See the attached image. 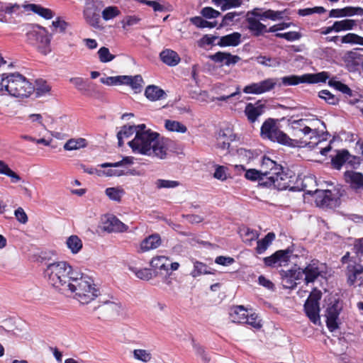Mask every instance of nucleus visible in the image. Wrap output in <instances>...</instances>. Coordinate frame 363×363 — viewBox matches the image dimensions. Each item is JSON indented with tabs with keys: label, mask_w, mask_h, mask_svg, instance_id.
Listing matches in <instances>:
<instances>
[{
	"label": "nucleus",
	"mask_w": 363,
	"mask_h": 363,
	"mask_svg": "<svg viewBox=\"0 0 363 363\" xmlns=\"http://www.w3.org/2000/svg\"><path fill=\"white\" fill-rule=\"evenodd\" d=\"M139 130L133 140L128 143L134 153L153 156L160 160L167 158L169 140L160 138V134L147 129L145 124L137 125Z\"/></svg>",
	"instance_id": "obj_1"
},
{
	"label": "nucleus",
	"mask_w": 363,
	"mask_h": 363,
	"mask_svg": "<svg viewBox=\"0 0 363 363\" xmlns=\"http://www.w3.org/2000/svg\"><path fill=\"white\" fill-rule=\"evenodd\" d=\"M291 134L287 146L289 147H305L311 148L317 147L319 152L326 156L332 149L330 143L325 147H319L324 139H321L318 135L316 128H313L312 121L308 118H301L290 122Z\"/></svg>",
	"instance_id": "obj_2"
},
{
	"label": "nucleus",
	"mask_w": 363,
	"mask_h": 363,
	"mask_svg": "<svg viewBox=\"0 0 363 363\" xmlns=\"http://www.w3.org/2000/svg\"><path fill=\"white\" fill-rule=\"evenodd\" d=\"M78 272L65 261L55 262L49 264L44 274L48 282L53 287L62 291H67Z\"/></svg>",
	"instance_id": "obj_3"
},
{
	"label": "nucleus",
	"mask_w": 363,
	"mask_h": 363,
	"mask_svg": "<svg viewBox=\"0 0 363 363\" xmlns=\"http://www.w3.org/2000/svg\"><path fill=\"white\" fill-rule=\"evenodd\" d=\"M35 91V86L18 72L3 74L0 80V94H9L17 98H28Z\"/></svg>",
	"instance_id": "obj_4"
},
{
	"label": "nucleus",
	"mask_w": 363,
	"mask_h": 363,
	"mask_svg": "<svg viewBox=\"0 0 363 363\" xmlns=\"http://www.w3.org/2000/svg\"><path fill=\"white\" fill-rule=\"evenodd\" d=\"M67 291L74 293V298L82 304H88L100 295L94 279L81 272L75 274Z\"/></svg>",
	"instance_id": "obj_5"
},
{
	"label": "nucleus",
	"mask_w": 363,
	"mask_h": 363,
	"mask_svg": "<svg viewBox=\"0 0 363 363\" xmlns=\"http://www.w3.org/2000/svg\"><path fill=\"white\" fill-rule=\"evenodd\" d=\"M274 174V176H269L267 180H266V187L273 186L279 191L289 189L294 191V189H303V187L301 186H294L296 175L294 172L289 169L284 171L281 167V170H278Z\"/></svg>",
	"instance_id": "obj_6"
},
{
	"label": "nucleus",
	"mask_w": 363,
	"mask_h": 363,
	"mask_svg": "<svg viewBox=\"0 0 363 363\" xmlns=\"http://www.w3.org/2000/svg\"><path fill=\"white\" fill-rule=\"evenodd\" d=\"M28 43L36 48L40 53L47 55L51 52V36L48 30L38 25H33L26 33Z\"/></svg>",
	"instance_id": "obj_7"
},
{
	"label": "nucleus",
	"mask_w": 363,
	"mask_h": 363,
	"mask_svg": "<svg viewBox=\"0 0 363 363\" xmlns=\"http://www.w3.org/2000/svg\"><path fill=\"white\" fill-rule=\"evenodd\" d=\"M260 136L264 140H268L281 145H287L289 136L281 130L274 118H269L262 123L260 128Z\"/></svg>",
	"instance_id": "obj_8"
},
{
	"label": "nucleus",
	"mask_w": 363,
	"mask_h": 363,
	"mask_svg": "<svg viewBox=\"0 0 363 363\" xmlns=\"http://www.w3.org/2000/svg\"><path fill=\"white\" fill-rule=\"evenodd\" d=\"M103 5L99 1H89L83 11V16L87 24L94 28H100L101 12Z\"/></svg>",
	"instance_id": "obj_9"
},
{
	"label": "nucleus",
	"mask_w": 363,
	"mask_h": 363,
	"mask_svg": "<svg viewBox=\"0 0 363 363\" xmlns=\"http://www.w3.org/2000/svg\"><path fill=\"white\" fill-rule=\"evenodd\" d=\"M316 203L318 206L322 207L334 208L340 204V196L339 191L334 189L332 190H317L316 193Z\"/></svg>",
	"instance_id": "obj_10"
},
{
	"label": "nucleus",
	"mask_w": 363,
	"mask_h": 363,
	"mask_svg": "<svg viewBox=\"0 0 363 363\" xmlns=\"http://www.w3.org/2000/svg\"><path fill=\"white\" fill-rule=\"evenodd\" d=\"M342 310V303L338 299L330 303L325 311L326 326L329 331L334 332L339 328L338 318Z\"/></svg>",
	"instance_id": "obj_11"
},
{
	"label": "nucleus",
	"mask_w": 363,
	"mask_h": 363,
	"mask_svg": "<svg viewBox=\"0 0 363 363\" xmlns=\"http://www.w3.org/2000/svg\"><path fill=\"white\" fill-rule=\"evenodd\" d=\"M277 84V79L268 78L257 83H252L243 89L245 94H261L272 90Z\"/></svg>",
	"instance_id": "obj_12"
},
{
	"label": "nucleus",
	"mask_w": 363,
	"mask_h": 363,
	"mask_svg": "<svg viewBox=\"0 0 363 363\" xmlns=\"http://www.w3.org/2000/svg\"><path fill=\"white\" fill-rule=\"evenodd\" d=\"M328 84L330 86L344 94L350 104L354 105L359 101V99L357 97L359 96L358 94L354 92L347 84L333 78L328 81Z\"/></svg>",
	"instance_id": "obj_13"
},
{
	"label": "nucleus",
	"mask_w": 363,
	"mask_h": 363,
	"mask_svg": "<svg viewBox=\"0 0 363 363\" xmlns=\"http://www.w3.org/2000/svg\"><path fill=\"white\" fill-rule=\"evenodd\" d=\"M319 261L313 259L308 264L304 269H302L303 274L305 275V283H313L321 274V270L318 266Z\"/></svg>",
	"instance_id": "obj_14"
},
{
	"label": "nucleus",
	"mask_w": 363,
	"mask_h": 363,
	"mask_svg": "<svg viewBox=\"0 0 363 363\" xmlns=\"http://www.w3.org/2000/svg\"><path fill=\"white\" fill-rule=\"evenodd\" d=\"M291 252V251L288 249L277 250L271 256L264 257L263 259L264 263L267 267H274L277 264L281 265V262H289Z\"/></svg>",
	"instance_id": "obj_15"
},
{
	"label": "nucleus",
	"mask_w": 363,
	"mask_h": 363,
	"mask_svg": "<svg viewBox=\"0 0 363 363\" xmlns=\"http://www.w3.org/2000/svg\"><path fill=\"white\" fill-rule=\"evenodd\" d=\"M278 170H281V166L275 161L271 160L267 156H264L261 161L260 172L262 176L267 180L271 175H274Z\"/></svg>",
	"instance_id": "obj_16"
},
{
	"label": "nucleus",
	"mask_w": 363,
	"mask_h": 363,
	"mask_svg": "<svg viewBox=\"0 0 363 363\" xmlns=\"http://www.w3.org/2000/svg\"><path fill=\"white\" fill-rule=\"evenodd\" d=\"M210 59L216 63H220L221 66L234 65L240 60L238 55H233L230 52L218 51L210 56Z\"/></svg>",
	"instance_id": "obj_17"
},
{
	"label": "nucleus",
	"mask_w": 363,
	"mask_h": 363,
	"mask_svg": "<svg viewBox=\"0 0 363 363\" xmlns=\"http://www.w3.org/2000/svg\"><path fill=\"white\" fill-rule=\"evenodd\" d=\"M354 159L355 157L352 156L347 150L342 149L337 151V154L331 159V164L334 169L340 170L346 162L352 164Z\"/></svg>",
	"instance_id": "obj_18"
},
{
	"label": "nucleus",
	"mask_w": 363,
	"mask_h": 363,
	"mask_svg": "<svg viewBox=\"0 0 363 363\" xmlns=\"http://www.w3.org/2000/svg\"><path fill=\"white\" fill-rule=\"evenodd\" d=\"M264 110L265 106L259 104V102H257L255 104L252 103L247 104L244 111L247 120L250 123H255L258 117L264 113Z\"/></svg>",
	"instance_id": "obj_19"
},
{
	"label": "nucleus",
	"mask_w": 363,
	"mask_h": 363,
	"mask_svg": "<svg viewBox=\"0 0 363 363\" xmlns=\"http://www.w3.org/2000/svg\"><path fill=\"white\" fill-rule=\"evenodd\" d=\"M315 181L313 177L308 176L301 178L300 176H296L294 186H302L303 189H294V191H304L308 194H313L316 193L317 189L313 190L310 187L311 185H314Z\"/></svg>",
	"instance_id": "obj_20"
},
{
	"label": "nucleus",
	"mask_w": 363,
	"mask_h": 363,
	"mask_svg": "<svg viewBox=\"0 0 363 363\" xmlns=\"http://www.w3.org/2000/svg\"><path fill=\"white\" fill-rule=\"evenodd\" d=\"M246 22L247 28L255 37L262 35L264 32H267L266 26L253 16H247Z\"/></svg>",
	"instance_id": "obj_21"
},
{
	"label": "nucleus",
	"mask_w": 363,
	"mask_h": 363,
	"mask_svg": "<svg viewBox=\"0 0 363 363\" xmlns=\"http://www.w3.org/2000/svg\"><path fill=\"white\" fill-rule=\"evenodd\" d=\"M104 228L108 232H125L128 229V226L116 216L108 218L104 223Z\"/></svg>",
	"instance_id": "obj_22"
},
{
	"label": "nucleus",
	"mask_w": 363,
	"mask_h": 363,
	"mask_svg": "<svg viewBox=\"0 0 363 363\" xmlns=\"http://www.w3.org/2000/svg\"><path fill=\"white\" fill-rule=\"evenodd\" d=\"M241 43V34L238 32L222 36L217 43L220 47L238 46Z\"/></svg>",
	"instance_id": "obj_23"
},
{
	"label": "nucleus",
	"mask_w": 363,
	"mask_h": 363,
	"mask_svg": "<svg viewBox=\"0 0 363 363\" xmlns=\"http://www.w3.org/2000/svg\"><path fill=\"white\" fill-rule=\"evenodd\" d=\"M160 57L164 64L171 67L176 66L180 62V57L177 52L170 49L162 51Z\"/></svg>",
	"instance_id": "obj_24"
},
{
	"label": "nucleus",
	"mask_w": 363,
	"mask_h": 363,
	"mask_svg": "<svg viewBox=\"0 0 363 363\" xmlns=\"http://www.w3.org/2000/svg\"><path fill=\"white\" fill-rule=\"evenodd\" d=\"M248 313L243 306H235L230 309V316L234 323H242L247 320Z\"/></svg>",
	"instance_id": "obj_25"
},
{
	"label": "nucleus",
	"mask_w": 363,
	"mask_h": 363,
	"mask_svg": "<svg viewBox=\"0 0 363 363\" xmlns=\"http://www.w3.org/2000/svg\"><path fill=\"white\" fill-rule=\"evenodd\" d=\"M304 311L309 320L314 324L320 322V306L319 304L306 301Z\"/></svg>",
	"instance_id": "obj_26"
},
{
	"label": "nucleus",
	"mask_w": 363,
	"mask_h": 363,
	"mask_svg": "<svg viewBox=\"0 0 363 363\" xmlns=\"http://www.w3.org/2000/svg\"><path fill=\"white\" fill-rule=\"evenodd\" d=\"M343 59L348 67L353 68H357L363 64V55L357 51H347Z\"/></svg>",
	"instance_id": "obj_27"
},
{
	"label": "nucleus",
	"mask_w": 363,
	"mask_h": 363,
	"mask_svg": "<svg viewBox=\"0 0 363 363\" xmlns=\"http://www.w3.org/2000/svg\"><path fill=\"white\" fill-rule=\"evenodd\" d=\"M161 243L160 236L158 234H153L142 241L140 248L142 251L145 252L157 248L160 246Z\"/></svg>",
	"instance_id": "obj_28"
},
{
	"label": "nucleus",
	"mask_w": 363,
	"mask_h": 363,
	"mask_svg": "<svg viewBox=\"0 0 363 363\" xmlns=\"http://www.w3.org/2000/svg\"><path fill=\"white\" fill-rule=\"evenodd\" d=\"M145 96L152 101L164 99L166 93L163 89L155 85H149L145 91Z\"/></svg>",
	"instance_id": "obj_29"
},
{
	"label": "nucleus",
	"mask_w": 363,
	"mask_h": 363,
	"mask_svg": "<svg viewBox=\"0 0 363 363\" xmlns=\"http://www.w3.org/2000/svg\"><path fill=\"white\" fill-rule=\"evenodd\" d=\"M345 178L347 182L354 188L363 189V174L360 172L353 171H346L345 172Z\"/></svg>",
	"instance_id": "obj_30"
},
{
	"label": "nucleus",
	"mask_w": 363,
	"mask_h": 363,
	"mask_svg": "<svg viewBox=\"0 0 363 363\" xmlns=\"http://www.w3.org/2000/svg\"><path fill=\"white\" fill-rule=\"evenodd\" d=\"M169 259L165 256H157L152 259L150 265L155 269L164 271L167 274L169 272Z\"/></svg>",
	"instance_id": "obj_31"
},
{
	"label": "nucleus",
	"mask_w": 363,
	"mask_h": 363,
	"mask_svg": "<svg viewBox=\"0 0 363 363\" xmlns=\"http://www.w3.org/2000/svg\"><path fill=\"white\" fill-rule=\"evenodd\" d=\"M26 8L47 20L51 19L54 16V12L51 9L44 8L40 4H29Z\"/></svg>",
	"instance_id": "obj_32"
},
{
	"label": "nucleus",
	"mask_w": 363,
	"mask_h": 363,
	"mask_svg": "<svg viewBox=\"0 0 363 363\" xmlns=\"http://www.w3.org/2000/svg\"><path fill=\"white\" fill-rule=\"evenodd\" d=\"M275 237L274 233L270 232L268 233L263 238L257 240V247H255L256 252L257 254L264 253L275 239Z\"/></svg>",
	"instance_id": "obj_33"
},
{
	"label": "nucleus",
	"mask_w": 363,
	"mask_h": 363,
	"mask_svg": "<svg viewBox=\"0 0 363 363\" xmlns=\"http://www.w3.org/2000/svg\"><path fill=\"white\" fill-rule=\"evenodd\" d=\"M88 143L85 138H71L68 140L63 146L64 150L67 151L77 150L86 147Z\"/></svg>",
	"instance_id": "obj_34"
},
{
	"label": "nucleus",
	"mask_w": 363,
	"mask_h": 363,
	"mask_svg": "<svg viewBox=\"0 0 363 363\" xmlns=\"http://www.w3.org/2000/svg\"><path fill=\"white\" fill-rule=\"evenodd\" d=\"M212 2L217 6H220L221 11L240 7L242 1V0H212Z\"/></svg>",
	"instance_id": "obj_35"
},
{
	"label": "nucleus",
	"mask_w": 363,
	"mask_h": 363,
	"mask_svg": "<svg viewBox=\"0 0 363 363\" xmlns=\"http://www.w3.org/2000/svg\"><path fill=\"white\" fill-rule=\"evenodd\" d=\"M357 21L353 19H344L334 22L335 32L350 30L357 26Z\"/></svg>",
	"instance_id": "obj_36"
},
{
	"label": "nucleus",
	"mask_w": 363,
	"mask_h": 363,
	"mask_svg": "<svg viewBox=\"0 0 363 363\" xmlns=\"http://www.w3.org/2000/svg\"><path fill=\"white\" fill-rule=\"evenodd\" d=\"M66 244L67 247L73 254L78 253L83 246L81 239L77 235H71L67 238Z\"/></svg>",
	"instance_id": "obj_37"
},
{
	"label": "nucleus",
	"mask_w": 363,
	"mask_h": 363,
	"mask_svg": "<svg viewBox=\"0 0 363 363\" xmlns=\"http://www.w3.org/2000/svg\"><path fill=\"white\" fill-rule=\"evenodd\" d=\"M245 177L250 181H258L259 185L265 186V178L262 176L260 169H250L245 170Z\"/></svg>",
	"instance_id": "obj_38"
},
{
	"label": "nucleus",
	"mask_w": 363,
	"mask_h": 363,
	"mask_svg": "<svg viewBox=\"0 0 363 363\" xmlns=\"http://www.w3.org/2000/svg\"><path fill=\"white\" fill-rule=\"evenodd\" d=\"M281 83L284 86H295L301 83H306V74L302 76L289 75L281 78Z\"/></svg>",
	"instance_id": "obj_39"
},
{
	"label": "nucleus",
	"mask_w": 363,
	"mask_h": 363,
	"mask_svg": "<svg viewBox=\"0 0 363 363\" xmlns=\"http://www.w3.org/2000/svg\"><path fill=\"white\" fill-rule=\"evenodd\" d=\"M347 269L350 273L348 275V281H350V285H352L354 284L357 276L363 273V266L360 264H350L347 266Z\"/></svg>",
	"instance_id": "obj_40"
},
{
	"label": "nucleus",
	"mask_w": 363,
	"mask_h": 363,
	"mask_svg": "<svg viewBox=\"0 0 363 363\" xmlns=\"http://www.w3.org/2000/svg\"><path fill=\"white\" fill-rule=\"evenodd\" d=\"M164 126L167 130L171 132L184 133L187 131L186 126L177 121L166 120Z\"/></svg>",
	"instance_id": "obj_41"
},
{
	"label": "nucleus",
	"mask_w": 363,
	"mask_h": 363,
	"mask_svg": "<svg viewBox=\"0 0 363 363\" xmlns=\"http://www.w3.org/2000/svg\"><path fill=\"white\" fill-rule=\"evenodd\" d=\"M329 78L326 72H321L316 74H306V83L315 84L319 82H325Z\"/></svg>",
	"instance_id": "obj_42"
},
{
	"label": "nucleus",
	"mask_w": 363,
	"mask_h": 363,
	"mask_svg": "<svg viewBox=\"0 0 363 363\" xmlns=\"http://www.w3.org/2000/svg\"><path fill=\"white\" fill-rule=\"evenodd\" d=\"M341 43L363 45V37L355 33H349L341 38Z\"/></svg>",
	"instance_id": "obj_43"
},
{
	"label": "nucleus",
	"mask_w": 363,
	"mask_h": 363,
	"mask_svg": "<svg viewBox=\"0 0 363 363\" xmlns=\"http://www.w3.org/2000/svg\"><path fill=\"white\" fill-rule=\"evenodd\" d=\"M281 275L291 278L296 281L302 279L303 274L302 269L298 267L290 269L288 270H281Z\"/></svg>",
	"instance_id": "obj_44"
},
{
	"label": "nucleus",
	"mask_w": 363,
	"mask_h": 363,
	"mask_svg": "<svg viewBox=\"0 0 363 363\" xmlns=\"http://www.w3.org/2000/svg\"><path fill=\"white\" fill-rule=\"evenodd\" d=\"M105 193L111 200L120 202L124 194V191L119 188L108 187L106 189Z\"/></svg>",
	"instance_id": "obj_45"
},
{
	"label": "nucleus",
	"mask_w": 363,
	"mask_h": 363,
	"mask_svg": "<svg viewBox=\"0 0 363 363\" xmlns=\"http://www.w3.org/2000/svg\"><path fill=\"white\" fill-rule=\"evenodd\" d=\"M133 164V157L127 156L124 157L121 161L117 162H105L100 164V167L102 168L106 167H118L123 165H130Z\"/></svg>",
	"instance_id": "obj_46"
},
{
	"label": "nucleus",
	"mask_w": 363,
	"mask_h": 363,
	"mask_svg": "<svg viewBox=\"0 0 363 363\" xmlns=\"http://www.w3.org/2000/svg\"><path fill=\"white\" fill-rule=\"evenodd\" d=\"M101 62L106 63L112 61L116 56L111 54L106 47H101L97 52Z\"/></svg>",
	"instance_id": "obj_47"
},
{
	"label": "nucleus",
	"mask_w": 363,
	"mask_h": 363,
	"mask_svg": "<svg viewBox=\"0 0 363 363\" xmlns=\"http://www.w3.org/2000/svg\"><path fill=\"white\" fill-rule=\"evenodd\" d=\"M101 16L105 21H108L114 18L120 14V11L116 6H108L105 8L101 12Z\"/></svg>",
	"instance_id": "obj_48"
},
{
	"label": "nucleus",
	"mask_w": 363,
	"mask_h": 363,
	"mask_svg": "<svg viewBox=\"0 0 363 363\" xmlns=\"http://www.w3.org/2000/svg\"><path fill=\"white\" fill-rule=\"evenodd\" d=\"M143 83V79L141 75L138 74L135 76H130V80L128 82V86H130L132 89L134 90L135 93L140 92L142 89V84Z\"/></svg>",
	"instance_id": "obj_49"
},
{
	"label": "nucleus",
	"mask_w": 363,
	"mask_h": 363,
	"mask_svg": "<svg viewBox=\"0 0 363 363\" xmlns=\"http://www.w3.org/2000/svg\"><path fill=\"white\" fill-rule=\"evenodd\" d=\"M318 96L320 99H323L327 102L328 104L335 105L339 102V99L331 94L328 90H321L318 92Z\"/></svg>",
	"instance_id": "obj_50"
},
{
	"label": "nucleus",
	"mask_w": 363,
	"mask_h": 363,
	"mask_svg": "<svg viewBox=\"0 0 363 363\" xmlns=\"http://www.w3.org/2000/svg\"><path fill=\"white\" fill-rule=\"evenodd\" d=\"M157 189H174L180 185L178 181L159 179L155 182Z\"/></svg>",
	"instance_id": "obj_51"
},
{
	"label": "nucleus",
	"mask_w": 363,
	"mask_h": 363,
	"mask_svg": "<svg viewBox=\"0 0 363 363\" xmlns=\"http://www.w3.org/2000/svg\"><path fill=\"white\" fill-rule=\"evenodd\" d=\"M191 21L192 23L195 25L196 27L201 28H214L217 24L216 21L209 22L200 16L194 17L191 19Z\"/></svg>",
	"instance_id": "obj_52"
},
{
	"label": "nucleus",
	"mask_w": 363,
	"mask_h": 363,
	"mask_svg": "<svg viewBox=\"0 0 363 363\" xmlns=\"http://www.w3.org/2000/svg\"><path fill=\"white\" fill-rule=\"evenodd\" d=\"M207 265L203 262L196 261L194 263V269L191 272V274L193 277H199L203 274H206L210 272L207 271Z\"/></svg>",
	"instance_id": "obj_53"
},
{
	"label": "nucleus",
	"mask_w": 363,
	"mask_h": 363,
	"mask_svg": "<svg viewBox=\"0 0 363 363\" xmlns=\"http://www.w3.org/2000/svg\"><path fill=\"white\" fill-rule=\"evenodd\" d=\"M326 11L324 7L323 6H315L313 8H306L301 9L298 10V14L301 16H306L309 15H312L313 13H323Z\"/></svg>",
	"instance_id": "obj_54"
},
{
	"label": "nucleus",
	"mask_w": 363,
	"mask_h": 363,
	"mask_svg": "<svg viewBox=\"0 0 363 363\" xmlns=\"http://www.w3.org/2000/svg\"><path fill=\"white\" fill-rule=\"evenodd\" d=\"M37 87L35 88V92L37 97L45 95L50 91V86L47 84L45 81L42 79L37 80Z\"/></svg>",
	"instance_id": "obj_55"
},
{
	"label": "nucleus",
	"mask_w": 363,
	"mask_h": 363,
	"mask_svg": "<svg viewBox=\"0 0 363 363\" xmlns=\"http://www.w3.org/2000/svg\"><path fill=\"white\" fill-rule=\"evenodd\" d=\"M133 357L138 360L147 362L151 359L152 354L145 350L136 349L133 350Z\"/></svg>",
	"instance_id": "obj_56"
},
{
	"label": "nucleus",
	"mask_w": 363,
	"mask_h": 363,
	"mask_svg": "<svg viewBox=\"0 0 363 363\" xmlns=\"http://www.w3.org/2000/svg\"><path fill=\"white\" fill-rule=\"evenodd\" d=\"M247 320L244 321L243 323L247 324L255 329H259L262 328L261 320L259 319L258 315L255 313L250 314L248 313L247 315Z\"/></svg>",
	"instance_id": "obj_57"
},
{
	"label": "nucleus",
	"mask_w": 363,
	"mask_h": 363,
	"mask_svg": "<svg viewBox=\"0 0 363 363\" xmlns=\"http://www.w3.org/2000/svg\"><path fill=\"white\" fill-rule=\"evenodd\" d=\"M276 37L279 38H284L288 41H294L301 38V35L300 33L296 31H289L286 33H278Z\"/></svg>",
	"instance_id": "obj_58"
},
{
	"label": "nucleus",
	"mask_w": 363,
	"mask_h": 363,
	"mask_svg": "<svg viewBox=\"0 0 363 363\" xmlns=\"http://www.w3.org/2000/svg\"><path fill=\"white\" fill-rule=\"evenodd\" d=\"M283 11L268 9L262 12V16L264 18V19H270L272 21H275L277 19H281L283 18Z\"/></svg>",
	"instance_id": "obj_59"
},
{
	"label": "nucleus",
	"mask_w": 363,
	"mask_h": 363,
	"mask_svg": "<svg viewBox=\"0 0 363 363\" xmlns=\"http://www.w3.org/2000/svg\"><path fill=\"white\" fill-rule=\"evenodd\" d=\"M69 81L79 91H86L89 89L86 81L82 77H73Z\"/></svg>",
	"instance_id": "obj_60"
},
{
	"label": "nucleus",
	"mask_w": 363,
	"mask_h": 363,
	"mask_svg": "<svg viewBox=\"0 0 363 363\" xmlns=\"http://www.w3.org/2000/svg\"><path fill=\"white\" fill-rule=\"evenodd\" d=\"M257 61L259 64L267 67H274L279 65V62L276 59L262 55L257 57Z\"/></svg>",
	"instance_id": "obj_61"
},
{
	"label": "nucleus",
	"mask_w": 363,
	"mask_h": 363,
	"mask_svg": "<svg viewBox=\"0 0 363 363\" xmlns=\"http://www.w3.org/2000/svg\"><path fill=\"white\" fill-rule=\"evenodd\" d=\"M240 15L239 13L236 11L228 12L227 13L222 19V21L220 24V27H225L230 25L235 21V18Z\"/></svg>",
	"instance_id": "obj_62"
},
{
	"label": "nucleus",
	"mask_w": 363,
	"mask_h": 363,
	"mask_svg": "<svg viewBox=\"0 0 363 363\" xmlns=\"http://www.w3.org/2000/svg\"><path fill=\"white\" fill-rule=\"evenodd\" d=\"M201 13L206 18H216L220 15V13L218 11L210 6L203 8Z\"/></svg>",
	"instance_id": "obj_63"
},
{
	"label": "nucleus",
	"mask_w": 363,
	"mask_h": 363,
	"mask_svg": "<svg viewBox=\"0 0 363 363\" xmlns=\"http://www.w3.org/2000/svg\"><path fill=\"white\" fill-rule=\"evenodd\" d=\"M135 274L138 278L143 280H149L153 277L152 270L147 268L137 269Z\"/></svg>",
	"instance_id": "obj_64"
}]
</instances>
